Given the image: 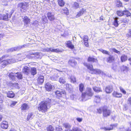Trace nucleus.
Masks as SVG:
<instances>
[{"label":"nucleus","mask_w":131,"mask_h":131,"mask_svg":"<svg viewBox=\"0 0 131 131\" xmlns=\"http://www.w3.org/2000/svg\"><path fill=\"white\" fill-rule=\"evenodd\" d=\"M56 97L57 99H60L64 98L66 96V93L65 90L60 91L57 90L54 92Z\"/></svg>","instance_id":"39448f33"},{"label":"nucleus","mask_w":131,"mask_h":131,"mask_svg":"<svg viewBox=\"0 0 131 131\" xmlns=\"http://www.w3.org/2000/svg\"><path fill=\"white\" fill-rule=\"evenodd\" d=\"M23 19L24 25L28 26L29 24L30 23L31 20L27 16H24Z\"/></svg>","instance_id":"9d476101"},{"label":"nucleus","mask_w":131,"mask_h":131,"mask_svg":"<svg viewBox=\"0 0 131 131\" xmlns=\"http://www.w3.org/2000/svg\"><path fill=\"white\" fill-rule=\"evenodd\" d=\"M119 89L124 94H126V92L125 90L121 86L119 87Z\"/></svg>","instance_id":"de8ad7c7"},{"label":"nucleus","mask_w":131,"mask_h":131,"mask_svg":"<svg viewBox=\"0 0 131 131\" xmlns=\"http://www.w3.org/2000/svg\"><path fill=\"white\" fill-rule=\"evenodd\" d=\"M84 46L87 47H89V43L88 41L84 42H83Z\"/></svg>","instance_id":"4d7b16f0"},{"label":"nucleus","mask_w":131,"mask_h":131,"mask_svg":"<svg viewBox=\"0 0 131 131\" xmlns=\"http://www.w3.org/2000/svg\"><path fill=\"white\" fill-rule=\"evenodd\" d=\"M94 100L96 103H99L100 102L101 97L99 96H95Z\"/></svg>","instance_id":"e433bc0d"},{"label":"nucleus","mask_w":131,"mask_h":131,"mask_svg":"<svg viewBox=\"0 0 131 131\" xmlns=\"http://www.w3.org/2000/svg\"><path fill=\"white\" fill-rule=\"evenodd\" d=\"M76 119L78 122H81L82 121V118H78Z\"/></svg>","instance_id":"69168bd1"},{"label":"nucleus","mask_w":131,"mask_h":131,"mask_svg":"<svg viewBox=\"0 0 131 131\" xmlns=\"http://www.w3.org/2000/svg\"><path fill=\"white\" fill-rule=\"evenodd\" d=\"M124 15H126L127 17L130 16L131 15V14L129 11L127 9H125L123 10Z\"/></svg>","instance_id":"2f4dec72"},{"label":"nucleus","mask_w":131,"mask_h":131,"mask_svg":"<svg viewBox=\"0 0 131 131\" xmlns=\"http://www.w3.org/2000/svg\"><path fill=\"white\" fill-rule=\"evenodd\" d=\"M29 108V107L27 104L26 103H24L21 105V110L24 111L28 109Z\"/></svg>","instance_id":"cd10ccee"},{"label":"nucleus","mask_w":131,"mask_h":131,"mask_svg":"<svg viewBox=\"0 0 131 131\" xmlns=\"http://www.w3.org/2000/svg\"><path fill=\"white\" fill-rule=\"evenodd\" d=\"M79 88L80 91L82 93H83L85 88L84 84L82 83H80L79 85Z\"/></svg>","instance_id":"c85d7f7f"},{"label":"nucleus","mask_w":131,"mask_h":131,"mask_svg":"<svg viewBox=\"0 0 131 131\" xmlns=\"http://www.w3.org/2000/svg\"><path fill=\"white\" fill-rule=\"evenodd\" d=\"M47 52H52V49L50 48H47Z\"/></svg>","instance_id":"338daca9"},{"label":"nucleus","mask_w":131,"mask_h":131,"mask_svg":"<svg viewBox=\"0 0 131 131\" xmlns=\"http://www.w3.org/2000/svg\"><path fill=\"white\" fill-rule=\"evenodd\" d=\"M62 52V50H61L59 49H52V52H55L56 53H58L59 52Z\"/></svg>","instance_id":"c03bdc74"},{"label":"nucleus","mask_w":131,"mask_h":131,"mask_svg":"<svg viewBox=\"0 0 131 131\" xmlns=\"http://www.w3.org/2000/svg\"><path fill=\"white\" fill-rule=\"evenodd\" d=\"M9 14L8 13H6L5 14H4L2 17V20L7 21L8 20V16Z\"/></svg>","instance_id":"58836bf2"},{"label":"nucleus","mask_w":131,"mask_h":131,"mask_svg":"<svg viewBox=\"0 0 131 131\" xmlns=\"http://www.w3.org/2000/svg\"><path fill=\"white\" fill-rule=\"evenodd\" d=\"M93 89L95 92L97 93L102 91V90L100 87L95 86L93 88Z\"/></svg>","instance_id":"c9c22d12"},{"label":"nucleus","mask_w":131,"mask_h":131,"mask_svg":"<svg viewBox=\"0 0 131 131\" xmlns=\"http://www.w3.org/2000/svg\"><path fill=\"white\" fill-rule=\"evenodd\" d=\"M129 21V19L126 18H123L122 20V22L125 23H127Z\"/></svg>","instance_id":"603ef678"},{"label":"nucleus","mask_w":131,"mask_h":131,"mask_svg":"<svg viewBox=\"0 0 131 131\" xmlns=\"http://www.w3.org/2000/svg\"><path fill=\"white\" fill-rule=\"evenodd\" d=\"M28 7V3L24 2L19 3L18 4V7L20 8L21 10H26Z\"/></svg>","instance_id":"423d86ee"},{"label":"nucleus","mask_w":131,"mask_h":131,"mask_svg":"<svg viewBox=\"0 0 131 131\" xmlns=\"http://www.w3.org/2000/svg\"><path fill=\"white\" fill-rule=\"evenodd\" d=\"M52 100L49 98H47L45 100L41 101L38 104L37 107L38 110L39 112L45 113L48 111L51 107Z\"/></svg>","instance_id":"f257e3e1"},{"label":"nucleus","mask_w":131,"mask_h":131,"mask_svg":"<svg viewBox=\"0 0 131 131\" xmlns=\"http://www.w3.org/2000/svg\"><path fill=\"white\" fill-rule=\"evenodd\" d=\"M6 57L5 56H3L0 58V62L1 61L2 59Z\"/></svg>","instance_id":"774afa93"},{"label":"nucleus","mask_w":131,"mask_h":131,"mask_svg":"<svg viewBox=\"0 0 131 131\" xmlns=\"http://www.w3.org/2000/svg\"><path fill=\"white\" fill-rule=\"evenodd\" d=\"M63 127L66 129L65 131H72L71 129V125L69 123H65L62 124Z\"/></svg>","instance_id":"9b49d317"},{"label":"nucleus","mask_w":131,"mask_h":131,"mask_svg":"<svg viewBox=\"0 0 131 131\" xmlns=\"http://www.w3.org/2000/svg\"><path fill=\"white\" fill-rule=\"evenodd\" d=\"M37 83L38 84H42L44 82V77L42 75H40L38 77L37 80Z\"/></svg>","instance_id":"4468645a"},{"label":"nucleus","mask_w":131,"mask_h":131,"mask_svg":"<svg viewBox=\"0 0 131 131\" xmlns=\"http://www.w3.org/2000/svg\"><path fill=\"white\" fill-rule=\"evenodd\" d=\"M87 61L89 62H92L93 63H97L98 62V60L96 58H95V57H92L90 56L88 57L87 59Z\"/></svg>","instance_id":"f8f14e48"},{"label":"nucleus","mask_w":131,"mask_h":131,"mask_svg":"<svg viewBox=\"0 0 131 131\" xmlns=\"http://www.w3.org/2000/svg\"><path fill=\"white\" fill-rule=\"evenodd\" d=\"M66 47L68 48L71 49H73L74 48V46L72 44V42L70 40H69L66 43Z\"/></svg>","instance_id":"4be33fe9"},{"label":"nucleus","mask_w":131,"mask_h":131,"mask_svg":"<svg viewBox=\"0 0 131 131\" xmlns=\"http://www.w3.org/2000/svg\"><path fill=\"white\" fill-rule=\"evenodd\" d=\"M117 123L112 124L110 125V127H104L103 128L105 131H110L113 130L114 127H117Z\"/></svg>","instance_id":"f3484780"},{"label":"nucleus","mask_w":131,"mask_h":131,"mask_svg":"<svg viewBox=\"0 0 131 131\" xmlns=\"http://www.w3.org/2000/svg\"><path fill=\"white\" fill-rule=\"evenodd\" d=\"M58 5L60 7H63L65 5V2L63 0H57Z\"/></svg>","instance_id":"c756f323"},{"label":"nucleus","mask_w":131,"mask_h":131,"mask_svg":"<svg viewBox=\"0 0 131 131\" xmlns=\"http://www.w3.org/2000/svg\"><path fill=\"white\" fill-rule=\"evenodd\" d=\"M17 103V101H12V103L10 105V106L11 107H13Z\"/></svg>","instance_id":"5fc2aeb1"},{"label":"nucleus","mask_w":131,"mask_h":131,"mask_svg":"<svg viewBox=\"0 0 131 131\" xmlns=\"http://www.w3.org/2000/svg\"><path fill=\"white\" fill-rule=\"evenodd\" d=\"M83 64L88 70L92 72V74H100L101 73V71L100 69H94L93 65L92 64L85 62L83 63Z\"/></svg>","instance_id":"7ed1b4c3"},{"label":"nucleus","mask_w":131,"mask_h":131,"mask_svg":"<svg viewBox=\"0 0 131 131\" xmlns=\"http://www.w3.org/2000/svg\"><path fill=\"white\" fill-rule=\"evenodd\" d=\"M16 74H17L16 77L18 79H22V75L21 74L17 73Z\"/></svg>","instance_id":"3c124183"},{"label":"nucleus","mask_w":131,"mask_h":131,"mask_svg":"<svg viewBox=\"0 0 131 131\" xmlns=\"http://www.w3.org/2000/svg\"><path fill=\"white\" fill-rule=\"evenodd\" d=\"M33 55H34V56H40V53L39 52H35L32 53Z\"/></svg>","instance_id":"e2e57ef3"},{"label":"nucleus","mask_w":131,"mask_h":131,"mask_svg":"<svg viewBox=\"0 0 131 131\" xmlns=\"http://www.w3.org/2000/svg\"><path fill=\"white\" fill-rule=\"evenodd\" d=\"M113 90V86L112 85H108L106 87L105 89L106 92L107 93H111Z\"/></svg>","instance_id":"412c9836"},{"label":"nucleus","mask_w":131,"mask_h":131,"mask_svg":"<svg viewBox=\"0 0 131 131\" xmlns=\"http://www.w3.org/2000/svg\"><path fill=\"white\" fill-rule=\"evenodd\" d=\"M127 103L129 106H131V97H129L128 99Z\"/></svg>","instance_id":"6e6d98bb"},{"label":"nucleus","mask_w":131,"mask_h":131,"mask_svg":"<svg viewBox=\"0 0 131 131\" xmlns=\"http://www.w3.org/2000/svg\"><path fill=\"white\" fill-rule=\"evenodd\" d=\"M71 82L73 83L76 82V79L75 77L74 76H71L70 77Z\"/></svg>","instance_id":"37998d69"},{"label":"nucleus","mask_w":131,"mask_h":131,"mask_svg":"<svg viewBox=\"0 0 131 131\" xmlns=\"http://www.w3.org/2000/svg\"><path fill=\"white\" fill-rule=\"evenodd\" d=\"M80 7L79 4L77 2H74L72 6V7L75 9H77L79 8Z\"/></svg>","instance_id":"4c0bfd02"},{"label":"nucleus","mask_w":131,"mask_h":131,"mask_svg":"<svg viewBox=\"0 0 131 131\" xmlns=\"http://www.w3.org/2000/svg\"><path fill=\"white\" fill-rule=\"evenodd\" d=\"M5 58V57L3 58L2 60L0 62V63H2L1 64V68H4L7 65L10 63L11 62L10 61V59H9L2 60Z\"/></svg>","instance_id":"0eeeda50"},{"label":"nucleus","mask_w":131,"mask_h":131,"mask_svg":"<svg viewBox=\"0 0 131 131\" xmlns=\"http://www.w3.org/2000/svg\"><path fill=\"white\" fill-rule=\"evenodd\" d=\"M117 15L119 16H122L124 15L123 10H117L116 12Z\"/></svg>","instance_id":"a19ab883"},{"label":"nucleus","mask_w":131,"mask_h":131,"mask_svg":"<svg viewBox=\"0 0 131 131\" xmlns=\"http://www.w3.org/2000/svg\"><path fill=\"white\" fill-rule=\"evenodd\" d=\"M94 94V93L92 91L91 88L87 87L86 88V91L81 94V97L82 100H84L86 96L91 97Z\"/></svg>","instance_id":"20e7f679"},{"label":"nucleus","mask_w":131,"mask_h":131,"mask_svg":"<svg viewBox=\"0 0 131 131\" xmlns=\"http://www.w3.org/2000/svg\"><path fill=\"white\" fill-rule=\"evenodd\" d=\"M86 12V9L83 8H82L78 12L76 16L75 17L76 18L79 17L83 15Z\"/></svg>","instance_id":"ddd939ff"},{"label":"nucleus","mask_w":131,"mask_h":131,"mask_svg":"<svg viewBox=\"0 0 131 131\" xmlns=\"http://www.w3.org/2000/svg\"><path fill=\"white\" fill-rule=\"evenodd\" d=\"M113 96L116 98H121L122 97V94L120 93H118L117 91H114L112 93Z\"/></svg>","instance_id":"aec40b11"},{"label":"nucleus","mask_w":131,"mask_h":131,"mask_svg":"<svg viewBox=\"0 0 131 131\" xmlns=\"http://www.w3.org/2000/svg\"><path fill=\"white\" fill-rule=\"evenodd\" d=\"M59 76L57 74L56 75H54V76L53 77V79L54 80H56V79H57L59 77Z\"/></svg>","instance_id":"0e129e2a"},{"label":"nucleus","mask_w":131,"mask_h":131,"mask_svg":"<svg viewBox=\"0 0 131 131\" xmlns=\"http://www.w3.org/2000/svg\"><path fill=\"white\" fill-rule=\"evenodd\" d=\"M112 50L115 52L117 53H119L120 51L117 50L116 49L113 48L112 49Z\"/></svg>","instance_id":"bf43d9fd"},{"label":"nucleus","mask_w":131,"mask_h":131,"mask_svg":"<svg viewBox=\"0 0 131 131\" xmlns=\"http://www.w3.org/2000/svg\"><path fill=\"white\" fill-rule=\"evenodd\" d=\"M127 56L124 54L121 56L120 57L121 61L122 62H125L127 60Z\"/></svg>","instance_id":"7c9ffc66"},{"label":"nucleus","mask_w":131,"mask_h":131,"mask_svg":"<svg viewBox=\"0 0 131 131\" xmlns=\"http://www.w3.org/2000/svg\"><path fill=\"white\" fill-rule=\"evenodd\" d=\"M41 20L44 24L48 23V20L47 18V17L45 15L42 16L41 18Z\"/></svg>","instance_id":"473e14b6"},{"label":"nucleus","mask_w":131,"mask_h":131,"mask_svg":"<svg viewBox=\"0 0 131 131\" xmlns=\"http://www.w3.org/2000/svg\"><path fill=\"white\" fill-rule=\"evenodd\" d=\"M61 13L62 14H64L66 15H68L69 14V10L67 7H65L62 9Z\"/></svg>","instance_id":"a878e982"},{"label":"nucleus","mask_w":131,"mask_h":131,"mask_svg":"<svg viewBox=\"0 0 131 131\" xmlns=\"http://www.w3.org/2000/svg\"><path fill=\"white\" fill-rule=\"evenodd\" d=\"M66 88V89H70V84L68 83H66L65 85Z\"/></svg>","instance_id":"680f3d73"},{"label":"nucleus","mask_w":131,"mask_h":131,"mask_svg":"<svg viewBox=\"0 0 131 131\" xmlns=\"http://www.w3.org/2000/svg\"><path fill=\"white\" fill-rule=\"evenodd\" d=\"M47 16L48 19L50 21H53L55 19L54 14L51 12H48L47 14Z\"/></svg>","instance_id":"1a4fd4ad"},{"label":"nucleus","mask_w":131,"mask_h":131,"mask_svg":"<svg viewBox=\"0 0 131 131\" xmlns=\"http://www.w3.org/2000/svg\"><path fill=\"white\" fill-rule=\"evenodd\" d=\"M115 59L113 56L110 55L106 59L107 62L111 63L115 61Z\"/></svg>","instance_id":"5701e85b"},{"label":"nucleus","mask_w":131,"mask_h":131,"mask_svg":"<svg viewBox=\"0 0 131 131\" xmlns=\"http://www.w3.org/2000/svg\"><path fill=\"white\" fill-rule=\"evenodd\" d=\"M82 39L83 40V42H86L89 41V38L88 36L86 35H85L83 37Z\"/></svg>","instance_id":"79ce46f5"},{"label":"nucleus","mask_w":131,"mask_h":131,"mask_svg":"<svg viewBox=\"0 0 131 131\" xmlns=\"http://www.w3.org/2000/svg\"><path fill=\"white\" fill-rule=\"evenodd\" d=\"M32 55H33L32 53H30L27 55L26 57L29 59H32L35 57V56H33Z\"/></svg>","instance_id":"8fccbe9b"},{"label":"nucleus","mask_w":131,"mask_h":131,"mask_svg":"<svg viewBox=\"0 0 131 131\" xmlns=\"http://www.w3.org/2000/svg\"><path fill=\"white\" fill-rule=\"evenodd\" d=\"M53 87L54 88L53 85H52L51 84L48 82L46 83L45 85V88L46 90L48 91H51Z\"/></svg>","instance_id":"dca6fc26"},{"label":"nucleus","mask_w":131,"mask_h":131,"mask_svg":"<svg viewBox=\"0 0 131 131\" xmlns=\"http://www.w3.org/2000/svg\"><path fill=\"white\" fill-rule=\"evenodd\" d=\"M72 131H82V130L78 127H76L73 129L72 130Z\"/></svg>","instance_id":"052dcab7"},{"label":"nucleus","mask_w":131,"mask_h":131,"mask_svg":"<svg viewBox=\"0 0 131 131\" xmlns=\"http://www.w3.org/2000/svg\"><path fill=\"white\" fill-rule=\"evenodd\" d=\"M55 129L56 131H63L62 128L60 126H58L57 127H56Z\"/></svg>","instance_id":"49530a36"},{"label":"nucleus","mask_w":131,"mask_h":131,"mask_svg":"<svg viewBox=\"0 0 131 131\" xmlns=\"http://www.w3.org/2000/svg\"><path fill=\"white\" fill-rule=\"evenodd\" d=\"M9 76V77L13 80L15 79V76L12 74V73H10Z\"/></svg>","instance_id":"13d9d810"},{"label":"nucleus","mask_w":131,"mask_h":131,"mask_svg":"<svg viewBox=\"0 0 131 131\" xmlns=\"http://www.w3.org/2000/svg\"><path fill=\"white\" fill-rule=\"evenodd\" d=\"M114 19L115 20L113 22L112 25L114 26L115 27H117L119 25L118 19L116 17H115Z\"/></svg>","instance_id":"72a5a7b5"},{"label":"nucleus","mask_w":131,"mask_h":131,"mask_svg":"<svg viewBox=\"0 0 131 131\" xmlns=\"http://www.w3.org/2000/svg\"><path fill=\"white\" fill-rule=\"evenodd\" d=\"M68 63L69 66L73 68H75V66L77 64V62L75 60V58H73L69 60Z\"/></svg>","instance_id":"6e6552de"},{"label":"nucleus","mask_w":131,"mask_h":131,"mask_svg":"<svg viewBox=\"0 0 131 131\" xmlns=\"http://www.w3.org/2000/svg\"><path fill=\"white\" fill-rule=\"evenodd\" d=\"M30 68L27 66L24 67L22 70V72L24 74L28 75L30 73Z\"/></svg>","instance_id":"a211bd4d"},{"label":"nucleus","mask_w":131,"mask_h":131,"mask_svg":"<svg viewBox=\"0 0 131 131\" xmlns=\"http://www.w3.org/2000/svg\"><path fill=\"white\" fill-rule=\"evenodd\" d=\"M30 73L31 75L33 76L35 75L37 73L36 69L35 67L31 68L30 69Z\"/></svg>","instance_id":"393cba45"},{"label":"nucleus","mask_w":131,"mask_h":131,"mask_svg":"<svg viewBox=\"0 0 131 131\" xmlns=\"http://www.w3.org/2000/svg\"><path fill=\"white\" fill-rule=\"evenodd\" d=\"M0 126L1 128L3 129H7L8 126V122L5 121H3L0 124Z\"/></svg>","instance_id":"2eb2a0df"},{"label":"nucleus","mask_w":131,"mask_h":131,"mask_svg":"<svg viewBox=\"0 0 131 131\" xmlns=\"http://www.w3.org/2000/svg\"><path fill=\"white\" fill-rule=\"evenodd\" d=\"M120 69L121 72H127L129 70L128 67L124 65H122L120 67Z\"/></svg>","instance_id":"6ab92c4d"},{"label":"nucleus","mask_w":131,"mask_h":131,"mask_svg":"<svg viewBox=\"0 0 131 131\" xmlns=\"http://www.w3.org/2000/svg\"><path fill=\"white\" fill-rule=\"evenodd\" d=\"M97 113L99 114H101L102 113L103 117H107L111 115L112 111L108 109L107 106H105L97 109Z\"/></svg>","instance_id":"f03ea898"},{"label":"nucleus","mask_w":131,"mask_h":131,"mask_svg":"<svg viewBox=\"0 0 131 131\" xmlns=\"http://www.w3.org/2000/svg\"><path fill=\"white\" fill-rule=\"evenodd\" d=\"M59 82L60 84H64L66 83V81L64 77H61L59 79Z\"/></svg>","instance_id":"f704fd0d"},{"label":"nucleus","mask_w":131,"mask_h":131,"mask_svg":"<svg viewBox=\"0 0 131 131\" xmlns=\"http://www.w3.org/2000/svg\"><path fill=\"white\" fill-rule=\"evenodd\" d=\"M33 114L32 113H30L28 114L27 116L26 119L27 121H29L31 118L32 116L33 115Z\"/></svg>","instance_id":"a18cd8bd"},{"label":"nucleus","mask_w":131,"mask_h":131,"mask_svg":"<svg viewBox=\"0 0 131 131\" xmlns=\"http://www.w3.org/2000/svg\"><path fill=\"white\" fill-rule=\"evenodd\" d=\"M47 131H54L53 127L51 125L48 126L46 128Z\"/></svg>","instance_id":"ea45409f"},{"label":"nucleus","mask_w":131,"mask_h":131,"mask_svg":"<svg viewBox=\"0 0 131 131\" xmlns=\"http://www.w3.org/2000/svg\"><path fill=\"white\" fill-rule=\"evenodd\" d=\"M115 4L117 7H123V3L120 0H116L115 2Z\"/></svg>","instance_id":"b1692460"},{"label":"nucleus","mask_w":131,"mask_h":131,"mask_svg":"<svg viewBox=\"0 0 131 131\" xmlns=\"http://www.w3.org/2000/svg\"><path fill=\"white\" fill-rule=\"evenodd\" d=\"M104 54H107L108 55H110V52L107 50H103L101 51Z\"/></svg>","instance_id":"864d4df0"},{"label":"nucleus","mask_w":131,"mask_h":131,"mask_svg":"<svg viewBox=\"0 0 131 131\" xmlns=\"http://www.w3.org/2000/svg\"><path fill=\"white\" fill-rule=\"evenodd\" d=\"M6 94L7 96L10 98H13L15 96L14 93L12 91H8Z\"/></svg>","instance_id":"bb28decb"},{"label":"nucleus","mask_w":131,"mask_h":131,"mask_svg":"<svg viewBox=\"0 0 131 131\" xmlns=\"http://www.w3.org/2000/svg\"><path fill=\"white\" fill-rule=\"evenodd\" d=\"M126 36L128 38H131V29H129L128 33L126 34Z\"/></svg>","instance_id":"09e8293b"}]
</instances>
